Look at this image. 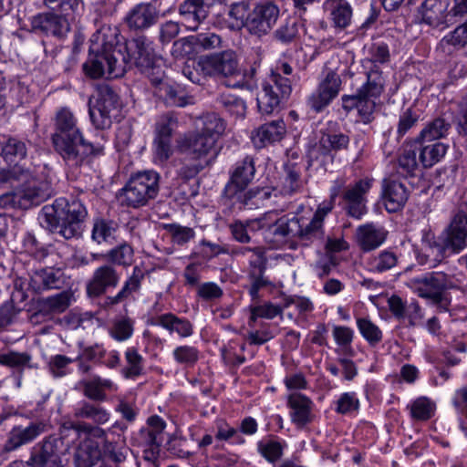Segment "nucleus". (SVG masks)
I'll return each mask as SVG.
<instances>
[{
  "label": "nucleus",
  "mask_w": 467,
  "mask_h": 467,
  "mask_svg": "<svg viewBox=\"0 0 467 467\" xmlns=\"http://www.w3.org/2000/svg\"><path fill=\"white\" fill-rule=\"evenodd\" d=\"M28 143V140L9 137L1 143V155L7 163L16 165L26 158Z\"/></svg>",
  "instance_id": "nucleus-38"
},
{
  "label": "nucleus",
  "mask_w": 467,
  "mask_h": 467,
  "mask_svg": "<svg viewBox=\"0 0 467 467\" xmlns=\"http://www.w3.org/2000/svg\"><path fill=\"white\" fill-rule=\"evenodd\" d=\"M418 140L405 141L400 149L397 158L398 171L403 176H413L419 168Z\"/></svg>",
  "instance_id": "nucleus-31"
},
{
  "label": "nucleus",
  "mask_w": 467,
  "mask_h": 467,
  "mask_svg": "<svg viewBox=\"0 0 467 467\" xmlns=\"http://www.w3.org/2000/svg\"><path fill=\"white\" fill-rule=\"evenodd\" d=\"M410 410L413 419L427 420L434 414L435 404L426 397H420L412 401Z\"/></svg>",
  "instance_id": "nucleus-56"
},
{
  "label": "nucleus",
  "mask_w": 467,
  "mask_h": 467,
  "mask_svg": "<svg viewBox=\"0 0 467 467\" xmlns=\"http://www.w3.org/2000/svg\"><path fill=\"white\" fill-rule=\"evenodd\" d=\"M78 387L83 395L90 400L104 401L107 400V391H116L117 385L109 379H103L99 375H92L88 379H82Z\"/></svg>",
  "instance_id": "nucleus-25"
},
{
  "label": "nucleus",
  "mask_w": 467,
  "mask_h": 467,
  "mask_svg": "<svg viewBox=\"0 0 467 467\" xmlns=\"http://www.w3.org/2000/svg\"><path fill=\"white\" fill-rule=\"evenodd\" d=\"M324 9L336 27L343 29L350 25L352 7L347 0H326Z\"/></svg>",
  "instance_id": "nucleus-37"
},
{
  "label": "nucleus",
  "mask_w": 467,
  "mask_h": 467,
  "mask_svg": "<svg viewBox=\"0 0 467 467\" xmlns=\"http://www.w3.org/2000/svg\"><path fill=\"white\" fill-rule=\"evenodd\" d=\"M464 280V275L460 271L431 272L412 277L405 282L407 287L420 297L430 299L441 310H447L448 301L443 291L459 287Z\"/></svg>",
  "instance_id": "nucleus-4"
},
{
  "label": "nucleus",
  "mask_w": 467,
  "mask_h": 467,
  "mask_svg": "<svg viewBox=\"0 0 467 467\" xmlns=\"http://www.w3.org/2000/svg\"><path fill=\"white\" fill-rule=\"evenodd\" d=\"M74 416L89 420L97 425L105 424L110 419V414L105 408L88 401L80 402L74 410Z\"/></svg>",
  "instance_id": "nucleus-42"
},
{
  "label": "nucleus",
  "mask_w": 467,
  "mask_h": 467,
  "mask_svg": "<svg viewBox=\"0 0 467 467\" xmlns=\"http://www.w3.org/2000/svg\"><path fill=\"white\" fill-rule=\"evenodd\" d=\"M172 356L177 363L184 366H192L199 359V350L192 346H179L174 348Z\"/></svg>",
  "instance_id": "nucleus-63"
},
{
  "label": "nucleus",
  "mask_w": 467,
  "mask_h": 467,
  "mask_svg": "<svg viewBox=\"0 0 467 467\" xmlns=\"http://www.w3.org/2000/svg\"><path fill=\"white\" fill-rule=\"evenodd\" d=\"M199 67L210 78L234 79L241 75L238 57L233 50H224L201 57L199 58Z\"/></svg>",
  "instance_id": "nucleus-10"
},
{
  "label": "nucleus",
  "mask_w": 467,
  "mask_h": 467,
  "mask_svg": "<svg viewBox=\"0 0 467 467\" xmlns=\"http://www.w3.org/2000/svg\"><path fill=\"white\" fill-rule=\"evenodd\" d=\"M447 8L448 5L441 0H424L419 8V14L424 24L439 27L446 23Z\"/></svg>",
  "instance_id": "nucleus-35"
},
{
  "label": "nucleus",
  "mask_w": 467,
  "mask_h": 467,
  "mask_svg": "<svg viewBox=\"0 0 467 467\" xmlns=\"http://www.w3.org/2000/svg\"><path fill=\"white\" fill-rule=\"evenodd\" d=\"M214 145L212 137L200 132L186 135L178 140L179 150L189 158V161L184 162L180 169L179 175L185 180L195 177L211 163L209 154Z\"/></svg>",
  "instance_id": "nucleus-6"
},
{
  "label": "nucleus",
  "mask_w": 467,
  "mask_h": 467,
  "mask_svg": "<svg viewBox=\"0 0 467 467\" xmlns=\"http://www.w3.org/2000/svg\"><path fill=\"white\" fill-rule=\"evenodd\" d=\"M279 16L280 8L275 2H258L250 10L246 29L251 35L259 37L265 36L274 28Z\"/></svg>",
  "instance_id": "nucleus-13"
},
{
  "label": "nucleus",
  "mask_w": 467,
  "mask_h": 467,
  "mask_svg": "<svg viewBox=\"0 0 467 467\" xmlns=\"http://www.w3.org/2000/svg\"><path fill=\"white\" fill-rule=\"evenodd\" d=\"M125 358L127 362L126 368L123 369L125 378H136L142 373L143 358L139 354L135 348H129L125 351Z\"/></svg>",
  "instance_id": "nucleus-57"
},
{
  "label": "nucleus",
  "mask_w": 467,
  "mask_h": 467,
  "mask_svg": "<svg viewBox=\"0 0 467 467\" xmlns=\"http://www.w3.org/2000/svg\"><path fill=\"white\" fill-rule=\"evenodd\" d=\"M202 125L203 127L199 132L204 136L212 137L214 143L225 130L224 121L215 113H209L203 116Z\"/></svg>",
  "instance_id": "nucleus-55"
},
{
  "label": "nucleus",
  "mask_w": 467,
  "mask_h": 467,
  "mask_svg": "<svg viewBox=\"0 0 467 467\" xmlns=\"http://www.w3.org/2000/svg\"><path fill=\"white\" fill-rule=\"evenodd\" d=\"M209 5L205 0H184L179 6V14L185 27L196 31L200 23L208 16Z\"/></svg>",
  "instance_id": "nucleus-26"
},
{
  "label": "nucleus",
  "mask_w": 467,
  "mask_h": 467,
  "mask_svg": "<svg viewBox=\"0 0 467 467\" xmlns=\"http://www.w3.org/2000/svg\"><path fill=\"white\" fill-rule=\"evenodd\" d=\"M178 126V117L174 113L168 112L162 114L156 119L153 138L171 140Z\"/></svg>",
  "instance_id": "nucleus-46"
},
{
  "label": "nucleus",
  "mask_w": 467,
  "mask_h": 467,
  "mask_svg": "<svg viewBox=\"0 0 467 467\" xmlns=\"http://www.w3.org/2000/svg\"><path fill=\"white\" fill-rule=\"evenodd\" d=\"M191 45L195 50H211L221 46L222 40L220 36L213 32H203L194 36H189L181 39Z\"/></svg>",
  "instance_id": "nucleus-47"
},
{
  "label": "nucleus",
  "mask_w": 467,
  "mask_h": 467,
  "mask_svg": "<svg viewBox=\"0 0 467 467\" xmlns=\"http://www.w3.org/2000/svg\"><path fill=\"white\" fill-rule=\"evenodd\" d=\"M163 228L171 234L172 243L178 245L187 244L195 235L193 229L176 223L163 224Z\"/></svg>",
  "instance_id": "nucleus-62"
},
{
  "label": "nucleus",
  "mask_w": 467,
  "mask_h": 467,
  "mask_svg": "<svg viewBox=\"0 0 467 467\" xmlns=\"http://www.w3.org/2000/svg\"><path fill=\"white\" fill-rule=\"evenodd\" d=\"M357 327L361 336L370 346L374 347L381 342L383 337L382 331L369 318H357Z\"/></svg>",
  "instance_id": "nucleus-49"
},
{
  "label": "nucleus",
  "mask_w": 467,
  "mask_h": 467,
  "mask_svg": "<svg viewBox=\"0 0 467 467\" xmlns=\"http://www.w3.org/2000/svg\"><path fill=\"white\" fill-rule=\"evenodd\" d=\"M44 5L52 12L68 18L83 9L82 0H43Z\"/></svg>",
  "instance_id": "nucleus-48"
},
{
  "label": "nucleus",
  "mask_w": 467,
  "mask_h": 467,
  "mask_svg": "<svg viewBox=\"0 0 467 467\" xmlns=\"http://www.w3.org/2000/svg\"><path fill=\"white\" fill-rule=\"evenodd\" d=\"M254 174V161L252 157L246 156L242 161H237L231 172L230 181L225 185L224 193L228 197H234L252 182Z\"/></svg>",
  "instance_id": "nucleus-21"
},
{
  "label": "nucleus",
  "mask_w": 467,
  "mask_h": 467,
  "mask_svg": "<svg viewBox=\"0 0 467 467\" xmlns=\"http://www.w3.org/2000/svg\"><path fill=\"white\" fill-rule=\"evenodd\" d=\"M160 175L154 171H140L128 181L119 198L121 205L140 208L148 204L159 192Z\"/></svg>",
  "instance_id": "nucleus-7"
},
{
  "label": "nucleus",
  "mask_w": 467,
  "mask_h": 467,
  "mask_svg": "<svg viewBox=\"0 0 467 467\" xmlns=\"http://www.w3.org/2000/svg\"><path fill=\"white\" fill-rule=\"evenodd\" d=\"M297 21L295 18H288L275 31L274 37L282 44H290L297 37Z\"/></svg>",
  "instance_id": "nucleus-58"
},
{
  "label": "nucleus",
  "mask_w": 467,
  "mask_h": 467,
  "mask_svg": "<svg viewBox=\"0 0 467 467\" xmlns=\"http://www.w3.org/2000/svg\"><path fill=\"white\" fill-rule=\"evenodd\" d=\"M160 13L154 2H141L130 9L125 16V22L131 30H146L158 22Z\"/></svg>",
  "instance_id": "nucleus-20"
},
{
  "label": "nucleus",
  "mask_w": 467,
  "mask_h": 467,
  "mask_svg": "<svg viewBox=\"0 0 467 467\" xmlns=\"http://www.w3.org/2000/svg\"><path fill=\"white\" fill-rule=\"evenodd\" d=\"M117 224L110 221L97 220L92 228V240L97 244L111 243L115 239Z\"/></svg>",
  "instance_id": "nucleus-50"
},
{
  "label": "nucleus",
  "mask_w": 467,
  "mask_h": 467,
  "mask_svg": "<svg viewBox=\"0 0 467 467\" xmlns=\"http://www.w3.org/2000/svg\"><path fill=\"white\" fill-rule=\"evenodd\" d=\"M398 262L399 257L394 252L383 250L370 260L369 266L373 272L383 273L395 267Z\"/></svg>",
  "instance_id": "nucleus-53"
},
{
  "label": "nucleus",
  "mask_w": 467,
  "mask_h": 467,
  "mask_svg": "<svg viewBox=\"0 0 467 467\" xmlns=\"http://www.w3.org/2000/svg\"><path fill=\"white\" fill-rule=\"evenodd\" d=\"M271 213L273 214L267 219V226L264 229L265 241L274 246H280L293 240L299 241V217L273 218L276 214L275 212Z\"/></svg>",
  "instance_id": "nucleus-14"
},
{
  "label": "nucleus",
  "mask_w": 467,
  "mask_h": 467,
  "mask_svg": "<svg viewBox=\"0 0 467 467\" xmlns=\"http://www.w3.org/2000/svg\"><path fill=\"white\" fill-rule=\"evenodd\" d=\"M52 141L64 160L76 164L81 161L80 145H84V139L77 126V119L67 108L60 109L56 114Z\"/></svg>",
  "instance_id": "nucleus-5"
},
{
  "label": "nucleus",
  "mask_w": 467,
  "mask_h": 467,
  "mask_svg": "<svg viewBox=\"0 0 467 467\" xmlns=\"http://www.w3.org/2000/svg\"><path fill=\"white\" fill-rule=\"evenodd\" d=\"M299 242L305 245H308L324 238V224L320 221L314 218L299 217Z\"/></svg>",
  "instance_id": "nucleus-41"
},
{
  "label": "nucleus",
  "mask_w": 467,
  "mask_h": 467,
  "mask_svg": "<svg viewBox=\"0 0 467 467\" xmlns=\"http://www.w3.org/2000/svg\"><path fill=\"white\" fill-rule=\"evenodd\" d=\"M162 70H158L155 77H151L150 81L157 86L158 95L164 99L165 103L171 107H185L194 103L193 97L181 94L172 86L163 81Z\"/></svg>",
  "instance_id": "nucleus-29"
},
{
  "label": "nucleus",
  "mask_w": 467,
  "mask_h": 467,
  "mask_svg": "<svg viewBox=\"0 0 467 467\" xmlns=\"http://www.w3.org/2000/svg\"><path fill=\"white\" fill-rule=\"evenodd\" d=\"M74 301L73 291L64 290L43 299L40 311L46 314H61L65 312Z\"/></svg>",
  "instance_id": "nucleus-43"
},
{
  "label": "nucleus",
  "mask_w": 467,
  "mask_h": 467,
  "mask_svg": "<svg viewBox=\"0 0 467 467\" xmlns=\"http://www.w3.org/2000/svg\"><path fill=\"white\" fill-rule=\"evenodd\" d=\"M119 274L111 265H103L96 268L87 284V293L89 296L98 297L108 290L115 288L119 282Z\"/></svg>",
  "instance_id": "nucleus-22"
},
{
  "label": "nucleus",
  "mask_w": 467,
  "mask_h": 467,
  "mask_svg": "<svg viewBox=\"0 0 467 467\" xmlns=\"http://www.w3.org/2000/svg\"><path fill=\"white\" fill-rule=\"evenodd\" d=\"M66 279L63 270L54 267L36 270L31 276L33 285L38 290L61 289Z\"/></svg>",
  "instance_id": "nucleus-32"
},
{
  "label": "nucleus",
  "mask_w": 467,
  "mask_h": 467,
  "mask_svg": "<svg viewBox=\"0 0 467 467\" xmlns=\"http://www.w3.org/2000/svg\"><path fill=\"white\" fill-rule=\"evenodd\" d=\"M285 175L283 180L281 192L285 195H291L301 187L300 168L294 163L286 164L285 166Z\"/></svg>",
  "instance_id": "nucleus-54"
},
{
  "label": "nucleus",
  "mask_w": 467,
  "mask_h": 467,
  "mask_svg": "<svg viewBox=\"0 0 467 467\" xmlns=\"http://www.w3.org/2000/svg\"><path fill=\"white\" fill-rule=\"evenodd\" d=\"M384 205L389 213L400 211L407 202L409 192L404 183L395 179H385L383 182Z\"/></svg>",
  "instance_id": "nucleus-27"
},
{
  "label": "nucleus",
  "mask_w": 467,
  "mask_h": 467,
  "mask_svg": "<svg viewBox=\"0 0 467 467\" xmlns=\"http://www.w3.org/2000/svg\"><path fill=\"white\" fill-rule=\"evenodd\" d=\"M120 102L119 96L109 86L99 88V98L94 107H89V117L92 124L99 130H105L111 126L112 119L119 111Z\"/></svg>",
  "instance_id": "nucleus-12"
},
{
  "label": "nucleus",
  "mask_w": 467,
  "mask_h": 467,
  "mask_svg": "<svg viewBox=\"0 0 467 467\" xmlns=\"http://www.w3.org/2000/svg\"><path fill=\"white\" fill-rule=\"evenodd\" d=\"M103 462L99 467H138L125 445L105 441L102 446Z\"/></svg>",
  "instance_id": "nucleus-24"
},
{
  "label": "nucleus",
  "mask_w": 467,
  "mask_h": 467,
  "mask_svg": "<svg viewBox=\"0 0 467 467\" xmlns=\"http://www.w3.org/2000/svg\"><path fill=\"white\" fill-rule=\"evenodd\" d=\"M288 406L291 409V420L298 427H304L312 420L313 402L305 395L291 394L288 397Z\"/></svg>",
  "instance_id": "nucleus-36"
},
{
  "label": "nucleus",
  "mask_w": 467,
  "mask_h": 467,
  "mask_svg": "<svg viewBox=\"0 0 467 467\" xmlns=\"http://www.w3.org/2000/svg\"><path fill=\"white\" fill-rule=\"evenodd\" d=\"M450 128L451 124L444 119L437 118L421 130L416 140L422 142L438 141L439 139L446 136Z\"/></svg>",
  "instance_id": "nucleus-45"
},
{
  "label": "nucleus",
  "mask_w": 467,
  "mask_h": 467,
  "mask_svg": "<svg viewBox=\"0 0 467 467\" xmlns=\"http://www.w3.org/2000/svg\"><path fill=\"white\" fill-rule=\"evenodd\" d=\"M103 257L119 265H129L132 262L133 249L130 245L122 244L109 250Z\"/></svg>",
  "instance_id": "nucleus-59"
},
{
  "label": "nucleus",
  "mask_w": 467,
  "mask_h": 467,
  "mask_svg": "<svg viewBox=\"0 0 467 467\" xmlns=\"http://www.w3.org/2000/svg\"><path fill=\"white\" fill-rule=\"evenodd\" d=\"M216 102L231 115L236 117L244 116L246 109L245 103L242 99L234 94L222 93L216 99Z\"/></svg>",
  "instance_id": "nucleus-52"
},
{
  "label": "nucleus",
  "mask_w": 467,
  "mask_h": 467,
  "mask_svg": "<svg viewBox=\"0 0 467 467\" xmlns=\"http://www.w3.org/2000/svg\"><path fill=\"white\" fill-rule=\"evenodd\" d=\"M153 324L162 327L170 333L175 332L182 337H188L193 333L192 325L189 320L180 318L171 313L157 317Z\"/></svg>",
  "instance_id": "nucleus-40"
},
{
  "label": "nucleus",
  "mask_w": 467,
  "mask_h": 467,
  "mask_svg": "<svg viewBox=\"0 0 467 467\" xmlns=\"http://www.w3.org/2000/svg\"><path fill=\"white\" fill-rule=\"evenodd\" d=\"M419 160L425 167L430 168L439 162L446 154L447 145L440 141H418Z\"/></svg>",
  "instance_id": "nucleus-39"
},
{
  "label": "nucleus",
  "mask_w": 467,
  "mask_h": 467,
  "mask_svg": "<svg viewBox=\"0 0 467 467\" xmlns=\"http://www.w3.org/2000/svg\"><path fill=\"white\" fill-rule=\"evenodd\" d=\"M66 451L64 441L50 435L32 447L29 460L34 467H65Z\"/></svg>",
  "instance_id": "nucleus-11"
},
{
  "label": "nucleus",
  "mask_w": 467,
  "mask_h": 467,
  "mask_svg": "<svg viewBox=\"0 0 467 467\" xmlns=\"http://www.w3.org/2000/svg\"><path fill=\"white\" fill-rule=\"evenodd\" d=\"M30 26L34 32L46 36L62 38L70 31L69 19L50 12L39 13L30 19Z\"/></svg>",
  "instance_id": "nucleus-19"
},
{
  "label": "nucleus",
  "mask_w": 467,
  "mask_h": 467,
  "mask_svg": "<svg viewBox=\"0 0 467 467\" xmlns=\"http://www.w3.org/2000/svg\"><path fill=\"white\" fill-rule=\"evenodd\" d=\"M420 119L418 109L410 107L402 111L399 117L397 134L399 138L403 137L410 129L415 127Z\"/></svg>",
  "instance_id": "nucleus-60"
},
{
  "label": "nucleus",
  "mask_w": 467,
  "mask_h": 467,
  "mask_svg": "<svg viewBox=\"0 0 467 467\" xmlns=\"http://www.w3.org/2000/svg\"><path fill=\"white\" fill-rule=\"evenodd\" d=\"M349 137L342 132H323L317 144L308 150L310 164L314 162L324 165L326 160L332 159V151L347 150Z\"/></svg>",
  "instance_id": "nucleus-16"
},
{
  "label": "nucleus",
  "mask_w": 467,
  "mask_h": 467,
  "mask_svg": "<svg viewBox=\"0 0 467 467\" xmlns=\"http://www.w3.org/2000/svg\"><path fill=\"white\" fill-rule=\"evenodd\" d=\"M388 232L375 223H366L358 227V243L364 251H371L380 246L387 238Z\"/></svg>",
  "instance_id": "nucleus-33"
},
{
  "label": "nucleus",
  "mask_w": 467,
  "mask_h": 467,
  "mask_svg": "<svg viewBox=\"0 0 467 467\" xmlns=\"http://www.w3.org/2000/svg\"><path fill=\"white\" fill-rule=\"evenodd\" d=\"M101 456L98 447L83 444L75 453L74 461L77 467H93Z\"/></svg>",
  "instance_id": "nucleus-51"
},
{
  "label": "nucleus",
  "mask_w": 467,
  "mask_h": 467,
  "mask_svg": "<svg viewBox=\"0 0 467 467\" xmlns=\"http://www.w3.org/2000/svg\"><path fill=\"white\" fill-rule=\"evenodd\" d=\"M439 239L448 254H460L467 247V212L459 208Z\"/></svg>",
  "instance_id": "nucleus-15"
},
{
  "label": "nucleus",
  "mask_w": 467,
  "mask_h": 467,
  "mask_svg": "<svg viewBox=\"0 0 467 467\" xmlns=\"http://www.w3.org/2000/svg\"><path fill=\"white\" fill-rule=\"evenodd\" d=\"M276 197V190L270 187H255L238 195V201L248 209H256L265 205L272 196Z\"/></svg>",
  "instance_id": "nucleus-44"
},
{
  "label": "nucleus",
  "mask_w": 467,
  "mask_h": 467,
  "mask_svg": "<svg viewBox=\"0 0 467 467\" xmlns=\"http://www.w3.org/2000/svg\"><path fill=\"white\" fill-rule=\"evenodd\" d=\"M292 92L291 81L280 73H271L262 84L257 95V106L262 114H271L285 102Z\"/></svg>",
  "instance_id": "nucleus-8"
},
{
  "label": "nucleus",
  "mask_w": 467,
  "mask_h": 467,
  "mask_svg": "<svg viewBox=\"0 0 467 467\" xmlns=\"http://www.w3.org/2000/svg\"><path fill=\"white\" fill-rule=\"evenodd\" d=\"M87 214V209L80 201L58 198L53 204L42 208L38 221L45 229L71 239L79 234V223Z\"/></svg>",
  "instance_id": "nucleus-3"
},
{
  "label": "nucleus",
  "mask_w": 467,
  "mask_h": 467,
  "mask_svg": "<svg viewBox=\"0 0 467 467\" xmlns=\"http://www.w3.org/2000/svg\"><path fill=\"white\" fill-rule=\"evenodd\" d=\"M389 52L385 44L378 45L369 61L371 67L367 72V81L355 95H344L342 97V107L345 110H358V116L364 123H369L373 119L377 100L379 99L385 88V78L376 63H385L389 60Z\"/></svg>",
  "instance_id": "nucleus-2"
},
{
  "label": "nucleus",
  "mask_w": 467,
  "mask_h": 467,
  "mask_svg": "<svg viewBox=\"0 0 467 467\" xmlns=\"http://www.w3.org/2000/svg\"><path fill=\"white\" fill-rule=\"evenodd\" d=\"M46 431V424L43 422H31L28 426H15L7 434V439L3 446L4 452L17 450L36 439Z\"/></svg>",
  "instance_id": "nucleus-23"
},
{
  "label": "nucleus",
  "mask_w": 467,
  "mask_h": 467,
  "mask_svg": "<svg viewBox=\"0 0 467 467\" xmlns=\"http://www.w3.org/2000/svg\"><path fill=\"white\" fill-rule=\"evenodd\" d=\"M341 83L340 77L336 72L329 71L308 97L307 105L315 112H321L338 95Z\"/></svg>",
  "instance_id": "nucleus-18"
},
{
  "label": "nucleus",
  "mask_w": 467,
  "mask_h": 467,
  "mask_svg": "<svg viewBox=\"0 0 467 467\" xmlns=\"http://www.w3.org/2000/svg\"><path fill=\"white\" fill-rule=\"evenodd\" d=\"M272 214V213H265L256 219L234 221L229 224V230L234 240L241 244H249L252 240L249 233H255L266 228L267 219L270 218Z\"/></svg>",
  "instance_id": "nucleus-28"
},
{
  "label": "nucleus",
  "mask_w": 467,
  "mask_h": 467,
  "mask_svg": "<svg viewBox=\"0 0 467 467\" xmlns=\"http://www.w3.org/2000/svg\"><path fill=\"white\" fill-rule=\"evenodd\" d=\"M128 65L135 66L141 73L146 74L150 79L157 75L161 57L157 56L153 43L145 36L131 39L126 45Z\"/></svg>",
  "instance_id": "nucleus-9"
},
{
  "label": "nucleus",
  "mask_w": 467,
  "mask_h": 467,
  "mask_svg": "<svg viewBox=\"0 0 467 467\" xmlns=\"http://www.w3.org/2000/svg\"><path fill=\"white\" fill-rule=\"evenodd\" d=\"M373 180L362 179L346 188L342 198L346 203L347 213L355 218L361 219L367 213V195L372 187Z\"/></svg>",
  "instance_id": "nucleus-17"
},
{
  "label": "nucleus",
  "mask_w": 467,
  "mask_h": 467,
  "mask_svg": "<svg viewBox=\"0 0 467 467\" xmlns=\"http://www.w3.org/2000/svg\"><path fill=\"white\" fill-rule=\"evenodd\" d=\"M448 254L439 238L431 240L426 237L422 241L420 251L417 254V261L421 265L435 268Z\"/></svg>",
  "instance_id": "nucleus-34"
},
{
  "label": "nucleus",
  "mask_w": 467,
  "mask_h": 467,
  "mask_svg": "<svg viewBox=\"0 0 467 467\" xmlns=\"http://www.w3.org/2000/svg\"><path fill=\"white\" fill-rule=\"evenodd\" d=\"M286 133L285 124L282 119L273 120L261 125L252 134L255 147L263 148L267 144L280 141Z\"/></svg>",
  "instance_id": "nucleus-30"
},
{
  "label": "nucleus",
  "mask_w": 467,
  "mask_h": 467,
  "mask_svg": "<svg viewBox=\"0 0 467 467\" xmlns=\"http://www.w3.org/2000/svg\"><path fill=\"white\" fill-rule=\"evenodd\" d=\"M89 55L83 64L85 74L90 78H117L126 71L127 59L119 44V29L103 26L90 39Z\"/></svg>",
  "instance_id": "nucleus-1"
},
{
  "label": "nucleus",
  "mask_w": 467,
  "mask_h": 467,
  "mask_svg": "<svg viewBox=\"0 0 467 467\" xmlns=\"http://www.w3.org/2000/svg\"><path fill=\"white\" fill-rule=\"evenodd\" d=\"M152 151L154 163L165 164L173 153L171 140L153 138Z\"/></svg>",
  "instance_id": "nucleus-61"
},
{
  "label": "nucleus",
  "mask_w": 467,
  "mask_h": 467,
  "mask_svg": "<svg viewBox=\"0 0 467 467\" xmlns=\"http://www.w3.org/2000/svg\"><path fill=\"white\" fill-rule=\"evenodd\" d=\"M441 45L462 47L467 45V21L458 26L453 31L446 35L441 40Z\"/></svg>",
  "instance_id": "nucleus-64"
}]
</instances>
